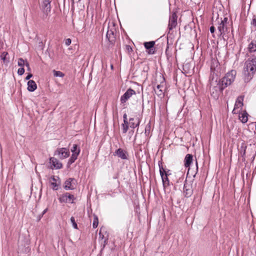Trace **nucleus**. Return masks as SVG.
I'll return each mask as SVG.
<instances>
[{"label":"nucleus","instance_id":"1","mask_svg":"<svg viewBox=\"0 0 256 256\" xmlns=\"http://www.w3.org/2000/svg\"><path fill=\"white\" fill-rule=\"evenodd\" d=\"M256 72V56L248 58L244 62L243 73L245 82L251 80Z\"/></svg>","mask_w":256,"mask_h":256},{"label":"nucleus","instance_id":"2","mask_svg":"<svg viewBox=\"0 0 256 256\" xmlns=\"http://www.w3.org/2000/svg\"><path fill=\"white\" fill-rule=\"evenodd\" d=\"M236 72L235 70H231L227 72L225 76L220 80L221 84L224 88L230 85L234 80Z\"/></svg>","mask_w":256,"mask_h":256},{"label":"nucleus","instance_id":"3","mask_svg":"<svg viewBox=\"0 0 256 256\" xmlns=\"http://www.w3.org/2000/svg\"><path fill=\"white\" fill-rule=\"evenodd\" d=\"M59 201L60 202H68L70 204L74 203V200H76V198L74 195L71 194L68 192H66L62 194L59 198Z\"/></svg>","mask_w":256,"mask_h":256},{"label":"nucleus","instance_id":"4","mask_svg":"<svg viewBox=\"0 0 256 256\" xmlns=\"http://www.w3.org/2000/svg\"><path fill=\"white\" fill-rule=\"evenodd\" d=\"M52 0H42L40 8L44 14L46 16L50 12V3Z\"/></svg>","mask_w":256,"mask_h":256},{"label":"nucleus","instance_id":"5","mask_svg":"<svg viewBox=\"0 0 256 256\" xmlns=\"http://www.w3.org/2000/svg\"><path fill=\"white\" fill-rule=\"evenodd\" d=\"M224 87L220 84V86L217 84L216 86H210V92L211 96L214 98H217L218 97L219 94L224 89Z\"/></svg>","mask_w":256,"mask_h":256},{"label":"nucleus","instance_id":"6","mask_svg":"<svg viewBox=\"0 0 256 256\" xmlns=\"http://www.w3.org/2000/svg\"><path fill=\"white\" fill-rule=\"evenodd\" d=\"M178 16L176 12H172L170 16L168 28L169 30L175 28L177 25Z\"/></svg>","mask_w":256,"mask_h":256},{"label":"nucleus","instance_id":"7","mask_svg":"<svg viewBox=\"0 0 256 256\" xmlns=\"http://www.w3.org/2000/svg\"><path fill=\"white\" fill-rule=\"evenodd\" d=\"M193 192V189L192 184L190 182H188L187 180L185 181L184 186V196L186 198L190 197Z\"/></svg>","mask_w":256,"mask_h":256},{"label":"nucleus","instance_id":"8","mask_svg":"<svg viewBox=\"0 0 256 256\" xmlns=\"http://www.w3.org/2000/svg\"><path fill=\"white\" fill-rule=\"evenodd\" d=\"M144 44L146 49L148 50L147 52L148 54H155L154 41L145 42Z\"/></svg>","mask_w":256,"mask_h":256},{"label":"nucleus","instance_id":"9","mask_svg":"<svg viewBox=\"0 0 256 256\" xmlns=\"http://www.w3.org/2000/svg\"><path fill=\"white\" fill-rule=\"evenodd\" d=\"M218 28L219 32L220 34V36L222 35L223 38L224 40H226H226H228V36H226V33L229 32V30H228L229 28L227 27L226 24H224V23H222V24L220 23L218 24Z\"/></svg>","mask_w":256,"mask_h":256},{"label":"nucleus","instance_id":"10","mask_svg":"<svg viewBox=\"0 0 256 256\" xmlns=\"http://www.w3.org/2000/svg\"><path fill=\"white\" fill-rule=\"evenodd\" d=\"M136 92L132 88H128L125 93L121 96L120 102L122 103H125L132 95L136 94Z\"/></svg>","mask_w":256,"mask_h":256},{"label":"nucleus","instance_id":"11","mask_svg":"<svg viewBox=\"0 0 256 256\" xmlns=\"http://www.w3.org/2000/svg\"><path fill=\"white\" fill-rule=\"evenodd\" d=\"M106 39L108 40L110 43V46H113L116 41L114 30H108L106 33Z\"/></svg>","mask_w":256,"mask_h":256},{"label":"nucleus","instance_id":"12","mask_svg":"<svg viewBox=\"0 0 256 256\" xmlns=\"http://www.w3.org/2000/svg\"><path fill=\"white\" fill-rule=\"evenodd\" d=\"M158 166L160 168V173L162 179L163 186L164 188H166V186H168L170 184V181L168 178V176L166 175H164V173L162 172V163L160 162V164L159 162Z\"/></svg>","mask_w":256,"mask_h":256},{"label":"nucleus","instance_id":"13","mask_svg":"<svg viewBox=\"0 0 256 256\" xmlns=\"http://www.w3.org/2000/svg\"><path fill=\"white\" fill-rule=\"evenodd\" d=\"M56 152L60 158L62 159L68 158L70 154L68 150L64 148H58Z\"/></svg>","mask_w":256,"mask_h":256},{"label":"nucleus","instance_id":"14","mask_svg":"<svg viewBox=\"0 0 256 256\" xmlns=\"http://www.w3.org/2000/svg\"><path fill=\"white\" fill-rule=\"evenodd\" d=\"M76 180L74 178H69L64 182V188L66 190H74L75 188V182Z\"/></svg>","mask_w":256,"mask_h":256},{"label":"nucleus","instance_id":"15","mask_svg":"<svg viewBox=\"0 0 256 256\" xmlns=\"http://www.w3.org/2000/svg\"><path fill=\"white\" fill-rule=\"evenodd\" d=\"M114 153L116 155L122 160L128 159V152L121 148H118Z\"/></svg>","mask_w":256,"mask_h":256},{"label":"nucleus","instance_id":"16","mask_svg":"<svg viewBox=\"0 0 256 256\" xmlns=\"http://www.w3.org/2000/svg\"><path fill=\"white\" fill-rule=\"evenodd\" d=\"M140 120L138 118H132L129 119V126L132 128H134L139 126Z\"/></svg>","mask_w":256,"mask_h":256},{"label":"nucleus","instance_id":"17","mask_svg":"<svg viewBox=\"0 0 256 256\" xmlns=\"http://www.w3.org/2000/svg\"><path fill=\"white\" fill-rule=\"evenodd\" d=\"M243 100L244 98L242 96H239L237 98L236 100V102L234 108L232 110V112L234 114H236V110L240 108H241L243 106Z\"/></svg>","mask_w":256,"mask_h":256},{"label":"nucleus","instance_id":"18","mask_svg":"<svg viewBox=\"0 0 256 256\" xmlns=\"http://www.w3.org/2000/svg\"><path fill=\"white\" fill-rule=\"evenodd\" d=\"M193 156L191 154H187L184 160V164L186 168L190 167V164L192 162Z\"/></svg>","mask_w":256,"mask_h":256},{"label":"nucleus","instance_id":"19","mask_svg":"<svg viewBox=\"0 0 256 256\" xmlns=\"http://www.w3.org/2000/svg\"><path fill=\"white\" fill-rule=\"evenodd\" d=\"M50 162L52 164V166L56 169L61 168L62 166V164L60 163L56 158H50Z\"/></svg>","mask_w":256,"mask_h":256},{"label":"nucleus","instance_id":"20","mask_svg":"<svg viewBox=\"0 0 256 256\" xmlns=\"http://www.w3.org/2000/svg\"><path fill=\"white\" fill-rule=\"evenodd\" d=\"M37 88L36 84L33 80H30L28 82V90L30 92H34Z\"/></svg>","mask_w":256,"mask_h":256},{"label":"nucleus","instance_id":"21","mask_svg":"<svg viewBox=\"0 0 256 256\" xmlns=\"http://www.w3.org/2000/svg\"><path fill=\"white\" fill-rule=\"evenodd\" d=\"M248 114L245 111L244 112L241 114L239 116V119L242 123H246L248 120Z\"/></svg>","mask_w":256,"mask_h":256},{"label":"nucleus","instance_id":"22","mask_svg":"<svg viewBox=\"0 0 256 256\" xmlns=\"http://www.w3.org/2000/svg\"><path fill=\"white\" fill-rule=\"evenodd\" d=\"M162 86L160 84H158L156 88L154 89L156 94L158 96H162L164 94V90L162 89Z\"/></svg>","mask_w":256,"mask_h":256},{"label":"nucleus","instance_id":"23","mask_svg":"<svg viewBox=\"0 0 256 256\" xmlns=\"http://www.w3.org/2000/svg\"><path fill=\"white\" fill-rule=\"evenodd\" d=\"M8 55V52H3L0 55V58L3 60V62L6 64H8L10 62V59L8 58H7V56Z\"/></svg>","mask_w":256,"mask_h":256},{"label":"nucleus","instance_id":"24","mask_svg":"<svg viewBox=\"0 0 256 256\" xmlns=\"http://www.w3.org/2000/svg\"><path fill=\"white\" fill-rule=\"evenodd\" d=\"M246 146L245 144L242 143V146L240 147V154L242 157L243 160H245V155H246Z\"/></svg>","mask_w":256,"mask_h":256},{"label":"nucleus","instance_id":"25","mask_svg":"<svg viewBox=\"0 0 256 256\" xmlns=\"http://www.w3.org/2000/svg\"><path fill=\"white\" fill-rule=\"evenodd\" d=\"M79 154V150L77 152V153L72 154L70 158L68 160V164L70 165L72 164L74 161L77 159L78 156Z\"/></svg>","mask_w":256,"mask_h":256},{"label":"nucleus","instance_id":"26","mask_svg":"<svg viewBox=\"0 0 256 256\" xmlns=\"http://www.w3.org/2000/svg\"><path fill=\"white\" fill-rule=\"evenodd\" d=\"M248 48L250 52L256 51V41L252 42L248 45Z\"/></svg>","mask_w":256,"mask_h":256},{"label":"nucleus","instance_id":"27","mask_svg":"<svg viewBox=\"0 0 256 256\" xmlns=\"http://www.w3.org/2000/svg\"><path fill=\"white\" fill-rule=\"evenodd\" d=\"M98 219L96 215H94V220L92 223V227L94 228H96L98 227Z\"/></svg>","mask_w":256,"mask_h":256},{"label":"nucleus","instance_id":"28","mask_svg":"<svg viewBox=\"0 0 256 256\" xmlns=\"http://www.w3.org/2000/svg\"><path fill=\"white\" fill-rule=\"evenodd\" d=\"M54 75V76L58 77H64V74L63 72L60 71H56V70H53Z\"/></svg>","mask_w":256,"mask_h":256},{"label":"nucleus","instance_id":"29","mask_svg":"<svg viewBox=\"0 0 256 256\" xmlns=\"http://www.w3.org/2000/svg\"><path fill=\"white\" fill-rule=\"evenodd\" d=\"M79 150V153L80 152V149L78 148L77 144H74L73 145L72 148L71 149V151L72 152V154L77 153V152Z\"/></svg>","mask_w":256,"mask_h":256},{"label":"nucleus","instance_id":"30","mask_svg":"<svg viewBox=\"0 0 256 256\" xmlns=\"http://www.w3.org/2000/svg\"><path fill=\"white\" fill-rule=\"evenodd\" d=\"M18 66H24V65L26 66V62L22 58H20L18 60Z\"/></svg>","mask_w":256,"mask_h":256},{"label":"nucleus","instance_id":"31","mask_svg":"<svg viewBox=\"0 0 256 256\" xmlns=\"http://www.w3.org/2000/svg\"><path fill=\"white\" fill-rule=\"evenodd\" d=\"M70 222L72 224L73 227L76 229H78V225L76 223V222L75 220V218L74 217H73V216L71 217Z\"/></svg>","mask_w":256,"mask_h":256},{"label":"nucleus","instance_id":"32","mask_svg":"<svg viewBox=\"0 0 256 256\" xmlns=\"http://www.w3.org/2000/svg\"><path fill=\"white\" fill-rule=\"evenodd\" d=\"M122 133L126 134L128 132L129 126H127L126 124H122Z\"/></svg>","mask_w":256,"mask_h":256},{"label":"nucleus","instance_id":"33","mask_svg":"<svg viewBox=\"0 0 256 256\" xmlns=\"http://www.w3.org/2000/svg\"><path fill=\"white\" fill-rule=\"evenodd\" d=\"M162 172L164 173V175H166L167 176H168L171 174L170 170H166L164 168L162 167Z\"/></svg>","mask_w":256,"mask_h":256},{"label":"nucleus","instance_id":"34","mask_svg":"<svg viewBox=\"0 0 256 256\" xmlns=\"http://www.w3.org/2000/svg\"><path fill=\"white\" fill-rule=\"evenodd\" d=\"M24 72V68H18V74L20 75V76H22V74H23Z\"/></svg>","mask_w":256,"mask_h":256},{"label":"nucleus","instance_id":"35","mask_svg":"<svg viewBox=\"0 0 256 256\" xmlns=\"http://www.w3.org/2000/svg\"><path fill=\"white\" fill-rule=\"evenodd\" d=\"M126 50L128 53H130L132 51V47L129 45L126 46Z\"/></svg>","mask_w":256,"mask_h":256},{"label":"nucleus","instance_id":"36","mask_svg":"<svg viewBox=\"0 0 256 256\" xmlns=\"http://www.w3.org/2000/svg\"><path fill=\"white\" fill-rule=\"evenodd\" d=\"M150 130V124H147L145 128V133L146 134L147 132H149Z\"/></svg>","mask_w":256,"mask_h":256},{"label":"nucleus","instance_id":"37","mask_svg":"<svg viewBox=\"0 0 256 256\" xmlns=\"http://www.w3.org/2000/svg\"><path fill=\"white\" fill-rule=\"evenodd\" d=\"M71 42H72V40L70 38H67L66 40L65 44L66 46H68L70 44Z\"/></svg>","mask_w":256,"mask_h":256},{"label":"nucleus","instance_id":"38","mask_svg":"<svg viewBox=\"0 0 256 256\" xmlns=\"http://www.w3.org/2000/svg\"><path fill=\"white\" fill-rule=\"evenodd\" d=\"M51 184L52 186V188L54 190H58V185L55 182H52Z\"/></svg>","mask_w":256,"mask_h":256},{"label":"nucleus","instance_id":"39","mask_svg":"<svg viewBox=\"0 0 256 256\" xmlns=\"http://www.w3.org/2000/svg\"><path fill=\"white\" fill-rule=\"evenodd\" d=\"M228 18H224L223 20H221L220 23H222V24L224 23V24H226L227 22H228Z\"/></svg>","mask_w":256,"mask_h":256},{"label":"nucleus","instance_id":"40","mask_svg":"<svg viewBox=\"0 0 256 256\" xmlns=\"http://www.w3.org/2000/svg\"><path fill=\"white\" fill-rule=\"evenodd\" d=\"M251 24L255 26L256 30V18H255V16H254V18L252 19V21Z\"/></svg>","mask_w":256,"mask_h":256},{"label":"nucleus","instance_id":"41","mask_svg":"<svg viewBox=\"0 0 256 256\" xmlns=\"http://www.w3.org/2000/svg\"><path fill=\"white\" fill-rule=\"evenodd\" d=\"M32 76V74L30 73L28 74V75L26 76V80H28Z\"/></svg>","mask_w":256,"mask_h":256},{"label":"nucleus","instance_id":"42","mask_svg":"<svg viewBox=\"0 0 256 256\" xmlns=\"http://www.w3.org/2000/svg\"><path fill=\"white\" fill-rule=\"evenodd\" d=\"M26 66L28 68V71H30V64H29L28 62L27 61L26 62Z\"/></svg>","mask_w":256,"mask_h":256},{"label":"nucleus","instance_id":"43","mask_svg":"<svg viewBox=\"0 0 256 256\" xmlns=\"http://www.w3.org/2000/svg\"><path fill=\"white\" fill-rule=\"evenodd\" d=\"M30 249L29 246H27L25 248L24 250H22V252H28L30 251Z\"/></svg>","mask_w":256,"mask_h":256},{"label":"nucleus","instance_id":"44","mask_svg":"<svg viewBox=\"0 0 256 256\" xmlns=\"http://www.w3.org/2000/svg\"><path fill=\"white\" fill-rule=\"evenodd\" d=\"M214 30H215L214 27V26H210V31L211 32V33H214Z\"/></svg>","mask_w":256,"mask_h":256},{"label":"nucleus","instance_id":"45","mask_svg":"<svg viewBox=\"0 0 256 256\" xmlns=\"http://www.w3.org/2000/svg\"><path fill=\"white\" fill-rule=\"evenodd\" d=\"M123 118H124V121H126V120H128V118H127V114H124L123 116Z\"/></svg>","mask_w":256,"mask_h":256},{"label":"nucleus","instance_id":"46","mask_svg":"<svg viewBox=\"0 0 256 256\" xmlns=\"http://www.w3.org/2000/svg\"><path fill=\"white\" fill-rule=\"evenodd\" d=\"M126 124L127 126H129V121L128 122V120H126V121H124V124Z\"/></svg>","mask_w":256,"mask_h":256},{"label":"nucleus","instance_id":"47","mask_svg":"<svg viewBox=\"0 0 256 256\" xmlns=\"http://www.w3.org/2000/svg\"><path fill=\"white\" fill-rule=\"evenodd\" d=\"M48 210V208H46L42 212V216H43Z\"/></svg>","mask_w":256,"mask_h":256},{"label":"nucleus","instance_id":"48","mask_svg":"<svg viewBox=\"0 0 256 256\" xmlns=\"http://www.w3.org/2000/svg\"><path fill=\"white\" fill-rule=\"evenodd\" d=\"M210 69L212 71L214 70V68L213 67V66L212 65L211 66H210Z\"/></svg>","mask_w":256,"mask_h":256},{"label":"nucleus","instance_id":"49","mask_svg":"<svg viewBox=\"0 0 256 256\" xmlns=\"http://www.w3.org/2000/svg\"><path fill=\"white\" fill-rule=\"evenodd\" d=\"M196 170L198 171V162H197L196 160Z\"/></svg>","mask_w":256,"mask_h":256},{"label":"nucleus","instance_id":"50","mask_svg":"<svg viewBox=\"0 0 256 256\" xmlns=\"http://www.w3.org/2000/svg\"><path fill=\"white\" fill-rule=\"evenodd\" d=\"M133 133H134V131L133 130H132V131L128 132V134H131L132 135L133 134Z\"/></svg>","mask_w":256,"mask_h":256},{"label":"nucleus","instance_id":"51","mask_svg":"<svg viewBox=\"0 0 256 256\" xmlns=\"http://www.w3.org/2000/svg\"><path fill=\"white\" fill-rule=\"evenodd\" d=\"M52 180H53L54 181H56V179L54 178V177L53 178Z\"/></svg>","mask_w":256,"mask_h":256}]
</instances>
